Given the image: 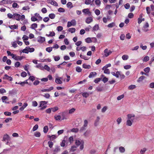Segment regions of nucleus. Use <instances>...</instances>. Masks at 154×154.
<instances>
[{
	"label": "nucleus",
	"mask_w": 154,
	"mask_h": 154,
	"mask_svg": "<svg viewBox=\"0 0 154 154\" xmlns=\"http://www.w3.org/2000/svg\"><path fill=\"white\" fill-rule=\"evenodd\" d=\"M20 14L14 13L13 14V19L17 20H20Z\"/></svg>",
	"instance_id": "obj_1"
},
{
	"label": "nucleus",
	"mask_w": 154,
	"mask_h": 154,
	"mask_svg": "<svg viewBox=\"0 0 154 154\" xmlns=\"http://www.w3.org/2000/svg\"><path fill=\"white\" fill-rule=\"evenodd\" d=\"M37 41L38 42L42 43L45 41V38L42 36H39L38 38Z\"/></svg>",
	"instance_id": "obj_2"
},
{
	"label": "nucleus",
	"mask_w": 154,
	"mask_h": 154,
	"mask_svg": "<svg viewBox=\"0 0 154 154\" xmlns=\"http://www.w3.org/2000/svg\"><path fill=\"white\" fill-rule=\"evenodd\" d=\"M3 79L8 80L10 81H11L13 79L12 77L8 76L7 74L5 75L4 77H3Z\"/></svg>",
	"instance_id": "obj_3"
},
{
	"label": "nucleus",
	"mask_w": 154,
	"mask_h": 154,
	"mask_svg": "<svg viewBox=\"0 0 154 154\" xmlns=\"http://www.w3.org/2000/svg\"><path fill=\"white\" fill-rule=\"evenodd\" d=\"M104 53L106 56L107 57L110 54L112 53V52L110 51H108V49L106 48L105 50Z\"/></svg>",
	"instance_id": "obj_4"
},
{
	"label": "nucleus",
	"mask_w": 154,
	"mask_h": 154,
	"mask_svg": "<svg viewBox=\"0 0 154 154\" xmlns=\"http://www.w3.org/2000/svg\"><path fill=\"white\" fill-rule=\"evenodd\" d=\"M17 93L16 90L15 89H13L10 91L9 92V94L11 95H14L16 94Z\"/></svg>",
	"instance_id": "obj_5"
},
{
	"label": "nucleus",
	"mask_w": 154,
	"mask_h": 154,
	"mask_svg": "<svg viewBox=\"0 0 154 154\" xmlns=\"http://www.w3.org/2000/svg\"><path fill=\"white\" fill-rule=\"evenodd\" d=\"M61 78H56L55 80V82L57 84H61L62 82L60 80Z\"/></svg>",
	"instance_id": "obj_6"
},
{
	"label": "nucleus",
	"mask_w": 154,
	"mask_h": 154,
	"mask_svg": "<svg viewBox=\"0 0 154 154\" xmlns=\"http://www.w3.org/2000/svg\"><path fill=\"white\" fill-rule=\"evenodd\" d=\"M97 73L96 72H90L88 77L89 78H91L94 77L97 75Z\"/></svg>",
	"instance_id": "obj_7"
},
{
	"label": "nucleus",
	"mask_w": 154,
	"mask_h": 154,
	"mask_svg": "<svg viewBox=\"0 0 154 154\" xmlns=\"http://www.w3.org/2000/svg\"><path fill=\"white\" fill-rule=\"evenodd\" d=\"M82 12L85 14H89V15H91V13L89 11V10L88 9H83L82 10Z\"/></svg>",
	"instance_id": "obj_8"
},
{
	"label": "nucleus",
	"mask_w": 154,
	"mask_h": 154,
	"mask_svg": "<svg viewBox=\"0 0 154 154\" xmlns=\"http://www.w3.org/2000/svg\"><path fill=\"white\" fill-rule=\"evenodd\" d=\"M82 67L83 68L86 69H89L91 68V66L89 65H87L85 63H84L82 65Z\"/></svg>",
	"instance_id": "obj_9"
},
{
	"label": "nucleus",
	"mask_w": 154,
	"mask_h": 154,
	"mask_svg": "<svg viewBox=\"0 0 154 154\" xmlns=\"http://www.w3.org/2000/svg\"><path fill=\"white\" fill-rule=\"evenodd\" d=\"M93 21V19L92 17H88L86 20V22L87 23H89Z\"/></svg>",
	"instance_id": "obj_10"
},
{
	"label": "nucleus",
	"mask_w": 154,
	"mask_h": 154,
	"mask_svg": "<svg viewBox=\"0 0 154 154\" xmlns=\"http://www.w3.org/2000/svg\"><path fill=\"white\" fill-rule=\"evenodd\" d=\"M82 95L83 97L87 98L89 96L90 94L88 93L85 92L82 93Z\"/></svg>",
	"instance_id": "obj_11"
},
{
	"label": "nucleus",
	"mask_w": 154,
	"mask_h": 154,
	"mask_svg": "<svg viewBox=\"0 0 154 154\" xmlns=\"http://www.w3.org/2000/svg\"><path fill=\"white\" fill-rule=\"evenodd\" d=\"M18 26L16 25H11L9 26V27L11 29H17L18 28Z\"/></svg>",
	"instance_id": "obj_12"
},
{
	"label": "nucleus",
	"mask_w": 154,
	"mask_h": 154,
	"mask_svg": "<svg viewBox=\"0 0 154 154\" xmlns=\"http://www.w3.org/2000/svg\"><path fill=\"white\" fill-rule=\"evenodd\" d=\"M100 118L99 116H97V119L95 120V122L94 123V125L96 126H97L98 124V122H99Z\"/></svg>",
	"instance_id": "obj_13"
},
{
	"label": "nucleus",
	"mask_w": 154,
	"mask_h": 154,
	"mask_svg": "<svg viewBox=\"0 0 154 154\" xmlns=\"http://www.w3.org/2000/svg\"><path fill=\"white\" fill-rule=\"evenodd\" d=\"M23 56H16L14 58V59L16 60H20L23 59Z\"/></svg>",
	"instance_id": "obj_14"
},
{
	"label": "nucleus",
	"mask_w": 154,
	"mask_h": 154,
	"mask_svg": "<svg viewBox=\"0 0 154 154\" xmlns=\"http://www.w3.org/2000/svg\"><path fill=\"white\" fill-rule=\"evenodd\" d=\"M119 151L121 153H124L125 151V148L122 146H120L119 148Z\"/></svg>",
	"instance_id": "obj_15"
},
{
	"label": "nucleus",
	"mask_w": 154,
	"mask_h": 154,
	"mask_svg": "<svg viewBox=\"0 0 154 154\" xmlns=\"http://www.w3.org/2000/svg\"><path fill=\"white\" fill-rule=\"evenodd\" d=\"M145 78V77L144 76H142L140 77L137 80V82H141Z\"/></svg>",
	"instance_id": "obj_16"
},
{
	"label": "nucleus",
	"mask_w": 154,
	"mask_h": 154,
	"mask_svg": "<svg viewBox=\"0 0 154 154\" xmlns=\"http://www.w3.org/2000/svg\"><path fill=\"white\" fill-rule=\"evenodd\" d=\"M28 48H29V46H27L26 48L22 51V52L23 53L28 54L29 53V51H28Z\"/></svg>",
	"instance_id": "obj_17"
},
{
	"label": "nucleus",
	"mask_w": 154,
	"mask_h": 154,
	"mask_svg": "<svg viewBox=\"0 0 154 154\" xmlns=\"http://www.w3.org/2000/svg\"><path fill=\"white\" fill-rule=\"evenodd\" d=\"M2 102L3 103H7V102L5 101V100H8V99L7 97L5 96H3L2 97Z\"/></svg>",
	"instance_id": "obj_18"
},
{
	"label": "nucleus",
	"mask_w": 154,
	"mask_h": 154,
	"mask_svg": "<svg viewBox=\"0 0 154 154\" xmlns=\"http://www.w3.org/2000/svg\"><path fill=\"white\" fill-rule=\"evenodd\" d=\"M68 31L71 33H73L75 32V29L74 28H70L68 29Z\"/></svg>",
	"instance_id": "obj_19"
},
{
	"label": "nucleus",
	"mask_w": 154,
	"mask_h": 154,
	"mask_svg": "<svg viewBox=\"0 0 154 154\" xmlns=\"http://www.w3.org/2000/svg\"><path fill=\"white\" fill-rule=\"evenodd\" d=\"M66 6L68 8H72L73 7L72 3L70 2H68L66 4Z\"/></svg>",
	"instance_id": "obj_20"
},
{
	"label": "nucleus",
	"mask_w": 154,
	"mask_h": 154,
	"mask_svg": "<svg viewBox=\"0 0 154 154\" xmlns=\"http://www.w3.org/2000/svg\"><path fill=\"white\" fill-rule=\"evenodd\" d=\"M37 27V24L36 23H34L31 25L30 28L32 29H34L36 28Z\"/></svg>",
	"instance_id": "obj_21"
},
{
	"label": "nucleus",
	"mask_w": 154,
	"mask_h": 154,
	"mask_svg": "<svg viewBox=\"0 0 154 154\" xmlns=\"http://www.w3.org/2000/svg\"><path fill=\"white\" fill-rule=\"evenodd\" d=\"M126 125L128 126H131L132 125L131 121L130 119L128 120L126 122Z\"/></svg>",
	"instance_id": "obj_22"
},
{
	"label": "nucleus",
	"mask_w": 154,
	"mask_h": 154,
	"mask_svg": "<svg viewBox=\"0 0 154 154\" xmlns=\"http://www.w3.org/2000/svg\"><path fill=\"white\" fill-rule=\"evenodd\" d=\"M48 126H45L43 128V131L45 133H46L48 131Z\"/></svg>",
	"instance_id": "obj_23"
},
{
	"label": "nucleus",
	"mask_w": 154,
	"mask_h": 154,
	"mask_svg": "<svg viewBox=\"0 0 154 154\" xmlns=\"http://www.w3.org/2000/svg\"><path fill=\"white\" fill-rule=\"evenodd\" d=\"M49 17L51 19H54L55 17V15L54 14H50L49 15Z\"/></svg>",
	"instance_id": "obj_24"
},
{
	"label": "nucleus",
	"mask_w": 154,
	"mask_h": 154,
	"mask_svg": "<svg viewBox=\"0 0 154 154\" xmlns=\"http://www.w3.org/2000/svg\"><path fill=\"white\" fill-rule=\"evenodd\" d=\"M55 33L54 32H50V34L49 35L46 34V35L48 36H54L55 35Z\"/></svg>",
	"instance_id": "obj_25"
},
{
	"label": "nucleus",
	"mask_w": 154,
	"mask_h": 154,
	"mask_svg": "<svg viewBox=\"0 0 154 154\" xmlns=\"http://www.w3.org/2000/svg\"><path fill=\"white\" fill-rule=\"evenodd\" d=\"M50 3L53 5L55 6H58L57 3L54 1H51V2H50Z\"/></svg>",
	"instance_id": "obj_26"
},
{
	"label": "nucleus",
	"mask_w": 154,
	"mask_h": 154,
	"mask_svg": "<svg viewBox=\"0 0 154 154\" xmlns=\"http://www.w3.org/2000/svg\"><path fill=\"white\" fill-rule=\"evenodd\" d=\"M115 26V24L114 22H112L109 24L107 25V26L109 28H112Z\"/></svg>",
	"instance_id": "obj_27"
},
{
	"label": "nucleus",
	"mask_w": 154,
	"mask_h": 154,
	"mask_svg": "<svg viewBox=\"0 0 154 154\" xmlns=\"http://www.w3.org/2000/svg\"><path fill=\"white\" fill-rule=\"evenodd\" d=\"M34 135L36 137H39L41 136V134L39 132L37 131L34 133Z\"/></svg>",
	"instance_id": "obj_28"
},
{
	"label": "nucleus",
	"mask_w": 154,
	"mask_h": 154,
	"mask_svg": "<svg viewBox=\"0 0 154 154\" xmlns=\"http://www.w3.org/2000/svg\"><path fill=\"white\" fill-rule=\"evenodd\" d=\"M85 41L87 43H90L92 42V40L91 38L88 37L85 39Z\"/></svg>",
	"instance_id": "obj_29"
},
{
	"label": "nucleus",
	"mask_w": 154,
	"mask_h": 154,
	"mask_svg": "<svg viewBox=\"0 0 154 154\" xmlns=\"http://www.w3.org/2000/svg\"><path fill=\"white\" fill-rule=\"evenodd\" d=\"M79 131V129L77 128H73L71 130V131L72 132H75V133H77V132H78Z\"/></svg>",
	"instance_id": "obj_30"
},
{
	"label": "nucleus",
	"mask_w": 154,
	"mask_h": 154,
	"mask_svg": "<svg viewBox=\"0 0 154 154\" xmlns=\"http://www.w3.org/2000/svg\"><path fill=\"white\" fill-rule=\"evenodd\" d=\"M111 65L110 63H109L107 65H106L105 66H104L103 68H102V70H104L105 69H106L108 67L111 66Z\"/></svg>",
	"instance_id": "obj_31"
},
{
	"label": "nucleus",
	"mask_w": 154,
	"mask_h": 154,
	"mask_svg": "<svg viewBox=\"0 0 154 154\" xmlns=\"http://www.w3.org/2000/svg\"><path fill=\"white\" fill-rule=\"evenodd\" d=\"M149 60V57L148 56H146L144 57L143 59V62H146L148 61Z\"/></svg>",
	"instance_id": "obj_32"
},
{
	"label": "nucleus",
	"mask_w": 154,
	"mask_h": 154,
	"mask_svg": "<svg viewBox=\"0 0 154 154\" xmlns=\"http://www.w3.org/2000/svg\"><path fill=\"white\" fill-rule=\"evenodd\" d=\"M99 29V26L98 25H95L93 28V30L94 31L97 30Z\"/></svg>",
	"instance_id": "obj_33"
},
{
	"label": "nucleus",
	"mask_w": 154,
	"mask_h": 154,
	"mask_svg": "<svg viewBox=\"0 0 154 154\" xmlns=\"http://www.w3.org/2000/svg\"><path fill=\"white\" fill-rule=\"evenodd\" d=\"M128 55H124L122 57V59L124 60H126L128 59Z\"/></svg>",
	"instance_id": "obj_34"
},
{
	"label": "nucleus",
	"mask_w": 154,
	"mask_h": 154,
	"mask_svg": "<svg viewBox=\"0 0 154 154\" xmlns=\"http://www.w3.org/2000/svg\"><path fill=\"white\" fill-rule=\"evenodd\" d=\"M136 88V86L134 85H131L128 87V89L130 90H133Z\"/></svg>",
	"instance_id": "obj_35"
},
{
	"label": "nucleus",
	"mask_w": 154,
	"mask_h": 154,
	"mask_svg": "<svg viewBox=\"0 0 154 154\" xmlns=\"http://www.w3.org/2000/svg\"><path fill=\"white\" fill-rule=\"evenodd\" d=\"M51 110H52V111L53 112H55L58 109V108L57 106H55L53 108H51Z\"/></svg>",
	"instance_id": "obj_36"
},
{
	"label": "nucleus",
	"mask_w": 154,
	"mask_h": 154,
	"mask_svg": "<svg viewBox=\"0 0 154 154\" xmlns=\"http://www.w3.org/2000/svg\"><path fill=\"white\" fill-rule=\"evenodd\" d=\"M58 11L60 12H64L65 10L63 8H60L58 9Z\"/></svg>",
	"instance_id": "obj_37"
},
{
	"label": "nucleus",
	"mask_w": 154,
	"mask_h": 154,
	"mask_svg": "<svg viewBox=\"0 0 154 154\" xmlns=\"http://www.w3.org/2000/svg\"><path fill=\"white\" fill-rule=\"evenodd\" d=\"M9 138V136L7 134H6L4 136L3 140L4 141H5L6 140H7Z\"/></svg>",
	"instance_id": "obj_38"
},
{
	"label": "nucleus",
	"mask_w": 154,
	"mask_h": 154,
	"mask_svg": "<svg viewBox=\"0 0 154 154\" xmlns=\"http://www.w3.org/2000/svg\"><path fill=\"white\" fill-rule=\"evenodd\" d=\"M76 70L77 72H81L82 69L79 66H77L76 67Z\"/></svg>",
	"instance_id": "obj_39"
},
{
	"label": "nucleus",
	"mask_w": 154,
	"mask_h": 154,
	"mask_svg": "<svg viewBox=\"0 0 154 154\" xmlns=\"http://www.w3.org/2000/svg\"><path fill=\"white\" fill-rule=\"evenodd\" d=\"M150 68L149 67H147L144 69V71L146 73H148L150 71Z\"/></svg>",
	"instance_id": "obj_40"
},
{
	"label": "nucleus",
	"mask_w": 154,
	"mask_h": 154,
	"mask_svg": "<svg viewBox=\"0 0 154 154\" xmlns=\"http://www.w3.org/2000/svg\"><path fill=\"white\" fill-rule=\"evenodd\" d=\"M52 47H48L46 48V51L50 53L52 51Z\"/></svg>",
	"instance_id": "obj_41"
},
{
	"label": "nucleus",
	"mask_w": 154,
	"mask_h": 154,
	"mask_svg": "<svg viewBox=\"0 0 154 154\" xmlns=\"http://www.w3.org/2000/svg\"><path fill=\"white\" fill-rule=\"evenodd\" d=\"M65 138H64V140H63L62 142L60 143V145L61 146L64 147L65 146V143L66 142Z\"/></svg>",
	"instance_id": "obj_42"
},
{
	"label": "nucleus",
	"mask_w": 154,
	"mask_h": 154,
	"mask_svg": "<svg viewBox=\"0 0 154 154\" xmlns=\"http://www.w3.org/2000/svg\"><path fill=\"white\" fill-rule=\"evenodd\" d=\"M26 73L25 72H23L21 73V75L23 77H25L27 76Z\"/></svg>",
	"instance_id": "obj_43"
},
{
	"label": "nucleus",
	"mask_w": 154,
	"mask_h": 154,
	"mask_svg": "<svg viewBox=\"0 0 154 154\" xmlns=\"http://www.w3.org/2000/svg\"><path fill=\"white\" fill-rule=\"evenodd\" d=\"M48 144L50 148H51L53 146V142L49 141L48 142Z\"/></svg>",
	"instance_id": "obj_44"
},
{
	"label": "nucleus",
	"mask_w": 154,
	"mask_h": 154,
	"mask_svg": "<svg viewBox=\"0 0 154 154\" xmlns=\"http://www.w3.org/2000/svg\"><path fill=\"white\" fill-rule=\"evenodd\" d=\"M144 18H139L138 19V23L139 24H140L142 21H144Z\"/></svg>",
	"instance_id": "obj_45"
},
{
	"label": "nucleus",
	"mask_w": 154,
	"mask_h": 154,
	"mask_svg": "<svg viewBox=\"0 0 154 154\" xmlns=\"http://www.w3.org/2000/svg\"><path fill=\"white\" fill-rule=\"evenodd\" d=\"M28 51H29V52H33L35 50L34 48H30L29 47V48H28Z\"/></svg>",
	"instance_id": "obj_46"
},
{
	"label": "nucleus",
	"mask_w": 154,
	"mask_h": 154,
	"mask_svg": "<svg viewBox=\"0 0 154 154\" xmlns=\"http://www.w3.org/2000/svg\"><path fill=\"white\" fill-rule=\"evenodd\" d=\"M75 110V108H72L70 109L69 111V113L70 114H72L74 112Z\"/></svg>",
	"instance_id": "obj_47"
},
{
	"label": "nucleus",
	"mask_w": 154,
	"mask_h": 154,
	"mask_svg": "<svg viewBox=\"0 0 154 154\" xmlns=\"http://www.w3.org/2000/svg\"><path fill=\"white\" fill-rule=\"evenodd\" d=\"M101 80V78H97L94 80V82L96 83H97L98 82H100Z\"/></svg>",
	"instance_id": "obj_48"
},
{
	"label": "nucleus",
	"mask_w": 154,
	"mask_h": 154,
	"mask_svg": "<svg viewBox=\"0 0 154 154\" xmlns=\"http://www.w3.org/2000/svg\"><path fill=\"white\" fill-rule=\"evenodd\" d=\"M42 96L47 99L49 98L50 97V95L48 94H45V95H42Z\"/></svg>",
	"instance_id": "obj_49"
},
{
	"label": "nucleus",
	"mask_w": 154,
	"mask_h": 154,
	"mask_svg": "<svg viewBox=\"0 0 154 154\" xmlns=\"http://www.w3.org/2000/svg\"><path fill=\"white\" fill-rule=\"evenodd\" d=\"M17 42L16 41H14L11 43L12 45V46L14 47V48H16L17 47Z\"/></svg>",
	"instance_id": "obj_50"
},
{
	"label": "nucleus",
	"mask_w": 154,
	"mask_h": 154,
	"mask_svg": "<svg viewBox=\"0 0 154 154\" xmlns=\"http://www.w3.org/2000/svg\"><path fill=\"white\" fill-rule=\"evenodd\" d=\"M95 13L97 15H99L100 14V11L98 9H97L95 11Z\"/></svg>",
	"instance_id": "obj_51"
},
{
	"label": "nucleus",
	"mask_w": 154,
	"mask_h": 154,
	"mask_svg": "<svg viewBox=\"0 0 154 154\" xmlns=\"http://www.w3.org/2000/svg\"><path fill=\"white\" fill-rule=\"evenodd\" d=\"M124 97V95L123 94L117 97V100H121Z\"/></svg>",
	"instance_id": "obj_52"
},
{
	"label": "nucleus",
	"mask_w": 154,
	"mask_h": 154,
	"mask_svg": "<svg viewBox=\"0 0 154 154\" xmlns=\"http://www.w3.org/2000/svg\"><path fill=\"white\" fill-rule=\"evenodd\" d=\"M38 128V125H35L33 127L32 131H36Z\"/></svg>",
	"instance_id": "obj_53"
},
{
	"label": "nucleus",
	"mask_w": 154,
	"mask_h": 154,
	"mask_svg": "<svg viewBox=\"0 0 154 154\" xmlns=\"http://www.w3.org/2000/svg\"><path fill=\"white\" fill-rule=\"evenodd\" d=\"M57 29L58 31H61L63 29V27L61 26H58L57 28Z\"/></svg>",
	"instance_id": "obj_54"
},
{
	"label": "nucleus",
	"mask_w": 154,
	"mask_h": 154,
	"mask_svg": "<svg viewBox=\"0 0 154 154\" xmlns=\"http://www.w3.org/2000/svg\"><path fill=\"white\" fill-rule=\"evenodd\" d=\"M146 149L145 148H143V149H142L140 151V153L141 154H143L146 151Z\"/></svg>",
	"instance_id": "obj_55"
},
{
	"label": "nucleus",
	"mask_w": 154,
	"mask_h": 154,
	"mask_svg": "<svg viewBox=\"0 0 154 154\" xmlns=\"http://www.w3.org/2000/svg\"><path fill=\"white\" fill-rule=\"evenodd\" d=\"M71 22L72 26H74L76 25V22L75 20H72Z\"/></svg>",
	"instance_id": "obj_56"
},
{
	"label": "nucleus",
	"mask_w": 154,
	"mask_h": 154,
	"mask_svg": "<svg viewBox=\"0 0 154 154\" xmlns=\"http://www.w3.org/2000/svg\"><path fill=\"white\" fill-rule=\"evenodd\" d=\"M54 57V58L55 61H58L60 59V57L59 56H53Z\"/></svg>",
	"instance_id": "obj_57"
},
{
	"label": "nucleus",
	"mask_w": 154,
	"mask_h": 154,
	"mask_svg": "<svg viewBox=\"0 0 154 154\" xmlns=\"http://www.w3.org/2000/svg\"><path fill=\"white\" fill-rule=\"evenodd\" d=\"M22 38L23 40V41H25V40H27L28 38H29V37L27 36H26V35H24L23 38Z\"/></svg>",
	"instance_id": "obj_58"
},
{
	"label": "nucleus",
	"mask_w": 154,
	"mask_h": 154,
	"mask_svg": "<svg viewBox=\"0 0 154 154\" xmlns=\"http://www.w3.org/2000/svg\"><path fill=\"white\" fill-rule=\"evenodd\" d=\"M131 66L130 65H127L124 66V68L125 69H130Z\"/></svg>",
	"instance_id": "obj_59"
},
{
	"label": "nucleus",
	"mask_w": 154,
	"mask_h": 154,
	"mask_svg": "<svg viewBox=\"0 0 154 154\" xmlns=\"http://www.w3.org/2000/svg\"><path fill=\"white\" fill-rule=\"evenodd\" d=\"M104 72L105 73L109 74L110 73V71L108 69H105L104 70Z\"/></svg>",
	"instance_id": "obj_60"
},
{
	"label": "nucleus",
	"mask_w": 154,
	"mask_h": 154,
	"mask_svg": "<svg viewBox=\"0 0 154 154\" xmlns=\"http://www.w3.org/2000/svg\"><path fill=\"white\" fill-rule=\"evenodd\" d=\"M49 19L48 17H46L43 18V20L45 22H47L49 20Z\"/></svg>",
	"instance_id": "obj_61"
},
{
	"label": "nucleus",
	"mask_w": 154,
	"mask_h": 154,
	"mask_svg": "<svg viewBox=\"0 0 154 154\" xmlns=\"http://www.w3.org/2000/svg\"><path fill=\"white\" fill-rule=\"evenodd\" d=\"M20 63L18 61H17L15 63L14 66L16 67H18L20 66Z\"/></svg>",
	"instance_id": "obj_62"
},
{
	"label": "nucleus",
	"mask_w": 154,
	"mask_h": 154,
	"mask_svg": "<svg viewBox=\"0 0 154 154\" xmlns=\"http://www.w3.org/2000/svg\"><path fill=\"white\" fill-rule=\"evenodd\" d=\"M108 80V79L106 77H104L103 79V81L104 83H106Z\"/></svg>",
	"instance_id": "obj_63"
},
{
	"label": "nucleus",
	"mask_w": 154,
	"mask_h": 154,
	"mask_svg": "<svg viewBox=\"0 0 154 154\" xmlns=\"http://www.w3.org/2000/svg\"><path fill=\"white\" fill-rule=\"evenodd\" d=\"M124 7L125 9H128L130 7V5L129 3H127L124 5Z\"/></svg>",
	"instance_id": "obj_64"
}]
</instances>
